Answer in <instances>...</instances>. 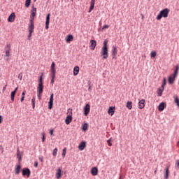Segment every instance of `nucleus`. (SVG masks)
I'll list each match as a JSON object with an SVG mask.
<instances>
[{
  "instance_id": "1",
  "label": "nucleus",
  "mask_w": 179,
  "mask_h": 179,
  "mask_svg": "<svg viewBox=\"0 0 179 179\" xmlns=\"http://www.w3.org/2000/svg\"><path fill=\"white\" fill-rule=\"evenodd\" d=\"M107 44L108 41H104L101 50V55H102L103 59H107L108 58V48H107Z\"/></svg>"
},
{
  "instance_id": "2",
  "label": "nucleus",
  "mask_w": 179,
  "mask_h": 179,
  "mask_svg": "<svg viewBox=\"0 0 179 179\" xmlns=\"http://www.w3.org/2000/svg\"><path fill=\"white\" fill-rule=\"evenodd\" d=\"M178 71H179V66L176 65L174 73L169 77V83L170 85H173L174 83V82L176 80V78H177V76H178Z\"/></svg>"
},
{
  "instance_id": "3",
  "label": "nucleus",
  "mask_w": 179,
  "mask_h": 179,
  "mask_svg": "<svg viewBox=\"0 0 179 179\" xmlns=\"http://www.w3.org/2000/svg\"><path fill=\"white\" fill-rule=\"evenodd\" d=\"M169 13H170V9L165 8L159 12L157 16V20H160L162 17H169Z\"/></svg>"
},
{
  "instance_id": "4",
  "label": "nucleus",
  "mask_w": 179,
  "mask_h": 179,
  "mask_svg": "<svg viewBox=\"0 0 179 179\" xmlns=\"http://www.w3.org/2000/svg\"><path fill=\"white\" fill-rule=\"evenodd\" d=\"M68 113H70V114L67 115L65 120L66 125H69L72 122V109L69 108Z\"/></svg>"
},
{
  "instance_id": "5",
  "label": "nucleus",
  "mask_w": 179,
  "mask_h": 179,
  "mask_svg": "<svg viewBox=\"0 0 179 179\" xmlns=\"http://www.w3.org/2000/svg\"><path fill=\"white\" fill-rule=\"evenodd\" d=\"M22 176H27V178H29V177H30V175L31 174V171H30V169H29L28 168H24L22 171Z\"/></svg>"
},
{
  "instance_id": "6",
  "label": "nucleus",
  "mask_w": 179,
  "mask_h": 179,
  "mask_svg": "<svg viewBox=\"0 0 179 179\" xmlns=\"http://www.w3.org/2000/svg\"><path fill=\"white\" fill-rule=\"evenodd\" d=\"M36 13H37V8L36 7L33 6L32 10H31V15H30V20H29L34 21Z\"/></svg>"
},
{
  "instance_id": "7",
  "label": "nucleus",
  "mask_w": 179,
  "mask_h": 179,
  "mask_svg": "<svg viewBox=\"0 0 179 179\" xmlns=\"http://www.w3.org/2000/svg\"><path fill=\"white\" fill-rule=\"evenodd\" d=\"M52 106H54V94H51L50 97V101L48 102L49 110H51L52 108Z\"/></svg>"
},
{
  "instance_id": "8",
  "label": "nucleus",
  "mask_w": 179,
  "mask_h": 179,
  "mask_svg": "<svg viewBox=\"0 0 179 179\" xmlns=\"http://www.w3.org/2000/svg\"><path fill=\"white\" fill-rule=\"evenodd\" d=\"M84 115H85L87 117V115H89V113H90V104L87 103L85 106H84Z\"/></svg>"
},
{
  "instance_id": "9",
  "label": "nucleus",
  "mask_w": 179,
  "mask_h": 179,
  "mask_svg": "<svg viewBox=\"0 0 179 179\" xmlns=\"http://www.w3.org/2000/svg\"><path fill=\"white\" fill-rule=\"evenodd\" d=\"M43 89H44V85H43V84H38L37 87V94L38 99H40V96L41 93H43Z\"/></svg>"
},
{
  "instance_id": "10",
  "label": "nucleus",
  "mask_w": 179,
  "mask_h": 179,
  "mask_svg": "<svg viewBox=\"0 0 179 179\" xmlns=\"http://www.w3.org/2000/svg\"><path fill=\"white\" fill-rule=\"evenodd\" d=\"M28 31L29 32H32V33H34V22L32 20H29Z\"/></svg>"
},
{
  "instance_id": "11",
  "label": "nucleus",
  "mask_w": 179,
  "mask_h": 179,
  "mask_svg": "<svg viewBox=\"0 0 179 179\" xmlns=\"http://www.w3.org/2000/svg\"><path fill=\"white\" fill-rule=\"evenodd\" d=\"M62 169L58 168L55 174V177L57 179L61 178V177L62 176Z\"/></svg>"
},
{
  "instance_id": "12",
  "label": "nucleus",
  "mask_w": 179,
  "mask_h": 179,
  "mask_svg": "<svg viewBox=\"0 0 179 179\" xmlns=\"http://www.w3.org/2000/svg\"><path fill=\"white\" fill-rule=\"evenodd\" d=\"M6 57H10V44H8L6 46Z\"/></svg>"
},
{
  "instance_id": "13",
  "label": "nucleus",
  "mask_w": 179,
  "mask_h": 179,
  "mask_svg": "<svg viewBox=\"0 0 179 179\" xmlns=\"http://www.w3.org/2000/svg\"><path fill=\"white\" fill-rule=\"evenodd\" d=\"M15 17H16L15 13H12L8 18V22L13 23V22H15Z\"/></svg>"
},
{
  "instance_id": "14",
  "label": "nucleus",
  "mask_w": 179,
  "mask_h": 179,
  "mask_svg": "<svg viewBox=\"0 0 179 179\" xmlns=\"http://www.w3.org/2000/svg\"><path fill=\"white\" fill-rule=\"evenodd\" d=\"M50 14L48 13L46 16V21H45V29L46 30H48V29L50 28Z\"/></svg>"
},
{
  "instance_id": "15",
  "label": "nucleus",
  "mask_w": 179,
  "mask_h": 179,
  "mask_svg": "<svg viewBox=\"0 0 179 179\" xmlns=\"http://www.w3.org/2000/svg\"><path fill=\"white\" fill-rule=\"evenodd\" d=\"M138 108H140V110L145 108V99H141V101H139Z\"/></svg>"
},
{
  "instance_id": "16",
  "label": "nucleus",
  "mask_w": 179,
  "mask_h": 179,
  "mask_svg": "<svg viewBox=\"0 0 179 179\" xmlns=\"http://www.w3.org/2000/svg\"><path fill=\"white\" fill-rule=\"evenodd\" d=\"M117 52H118V50L117 49V47L113 46V50H112L113 58H115V57H117Z\"/></svg>"
},
{
  "instance_id": "17",
  "label": "nucleus",
  "mask_w": 179,
  "mask_h": 179,
  "mask_svg": "<svg viewBox=\"0 0 179 179\" xmlns=\"http://www.w3.org/2000/svg\"><path fill=\"white\" fill-rule=\"evenodd\" d=\"M94 3H96V0H91L90 2V10H89V13H90V12H92V10H93V9H94Z\"/></svg>"
},
{
  "instance_id": "18",
  "label": "nucleus",
  "mask_w": 179,
  "mask_h": 179,
  "mask_svg": "<svg viewBox=\"0 0 179 179\" xmlns=\"http://www.w3.org/2000/svg\"><path fill=\"white\" fill-rule=\"evenodd\" d=\"M90 44L91 49L94 50V48H96V45H97V42L94 40H91Z\"/></svg>"
},
{
  "instance_id": "19",
  "label": "nucleus",
  "mask_w": 179,
  "mask_h": 179,
  "mask_svg": "<svg viewBox=\"0 0 179 179\" xmlns=\"http://www.w3.org/2000/svg\"><path fill=\"white\" fill-rule=\"evenodd\" d=\"M51 73H57V70L55 69V62H52L50 66Z\"/></svg>"
},
{
  "instance_id": "20",
  "label": "nucleus",
  "mask_w": 179,
  "mask_h": 179,
  "mask_svg": "<svg viewBox=\"0 0 179 179\" xmlns=\"http://www.w3.org/2000/svg\"><path fill=\"white\" fill-rule=\"evenodd\" d=\"M169 166H166L164 169V178L165 179H169V174L170 173V171L169 170Z\"/></svg>"
},
{
  "instance_id": "21",
  "label": "nucleus",
  "mask_w": 179,
  "mask_h": 179,
  "mask_svg": "<svg viewBox=\"0 0 179 179\" xmlns=\"http://www.w3.org/2000/svg\"><path fill=\"white\" fill-rule=\"evenodd\" d=\"M115 110V108L113 106H110L108 110V114H109V115H114Z\"/></svg>"
},
{
  "instance_id": "22",
  "label": "nucleus",
  "mask_w": 179,
  "mask_h": 179,
  "mask_svg": "<svg viewBox=\"0 0 179 179\" xmlns=\"http://www.w3.org/2000/svg\"><path fill=\"white\" fill-rule=\"evenodd\" d=\"M21 169H22V166L16 165L15 169V174H17V175L20 174Z\"/></svg>"
},
{
  "instance_id": "23",
  "label": "nucleus",
  "mask_w": 179,
  "mask_h": 179,
  "mask_svg": "<svg viewBox=\"0 0 179 179\" xmlns=\"http://www.w3.org/2000/svg\"><path fill=\"white\" fill-rule=\"evenodd\" d=\"M86 148V143L81 142L78 145L79 150H83Z\"/></svg>"
},
{
  "instance_id": "24",
  "label": "nucleus",
  "mask_w": 179,
  "mask_h": 179,
  "mask_svg": "<svg viewBox=\"0 0 179 179\" xmlns=\"http://www.w3.org/2000/svg\"><path fill=\"white\" fill-rule=\"evenodd\" d=\"M99 173V169H97V168L94 167L91 169V174H92L93 176H97Z\"/></svg>"
},
{
  "instance_id": "25",
  "label": "nucleus",
  "mask_w": 179,
  "mask_h": 179,
  "mask_svg": "<svg viewBox=\"0 0 179 179\" xmlns=\"http://www.w3.org/2000/svg\"><path fill=\"white\" fill-rule=\"evenodd\" d=\"M73 36L72 35H68L66 36L65 38V41L67 42V43H69L71 41H73Z\"/></svg>"
},
{
  "instance_id": "26",
  "label": "nucleus",
  "mask_w": 179,
  "mask_h": 179,
  "mask_svg": "<svg viewBox=\"0 0 179 179\" xmlns=\"http://www.w3.org/2000/svg\"><path fill=\"white\" fill-rule=\"evenodd\" d=\"M164 107H165V104L164 102H162L161 103H159V105L158 106L159 111H163V110H164Z\"/></svg>"
},
{
  "instance_id": "27",
  "label": "nucleus",
  "mask_w": 179,
  "mask_h": 179,
  "mask_svg": "<svg viewBox=\"0 0 179 179\" xmlns=\"http://www.w3.org/2000/svg\"><path fill=\"white\" fill-rule=\"evenodd\" d=\"M79 73V66H75L73 69V75L74 76H76Z\"/></svg>"
},
{
  "instance_id": "28",
  "label": "nucleus",
  "mask_w": 179,
  "mask_h": 179,
  "mask_svg": "<svg viewBox=\"0 0 179 179\" xmlns=\"http://www.w3.org/2000/svg\"><path fill=\"white\" fill-rule=\"evenodd\" d=\"M127 108L129 110H132V101H127L126 105Z\"/></svg>"
},
{
  "instance_id": "29",
  "label": "nucleus",
  "mask_w": 179,
  "mask_h": 179,
  "mask_svg": "<svg viewBox=\"0 0 179 179\" xmlns=\"http://www.w3.org/2000/svg\"><path fill=\"white\" fill-rule=\"evenodd\" d=\"M50 76H51V85H54V82H55V73H51L50 74Z\"/></svg>"
},
{
  "instance_id": "30",
  "label": "nucleus",
  "mask_w": 179,
  "mask_h": 179,
  "mask_svg": "<svg viewBox=\"0 0 179 179\" xmlns=\"http://www.w3.org/2000/svg\"><path fill=\"white\" fill-rule=\"evenodd\" d=\"M88 128H89V124L87 123H85L82 125L83 131H87Z\"/></svg>"
},
{
  "instance_id": "31",
  "label": "nucleus",
  "mask_w": 179,
  "mask_h": 179,
  "mask_svg": "<svg viewBox=\"0 0 179 179\" xmlns=\"http://www.w3.org/2000/svg\"><path fill=\"white\" fill-rule=\"evenodd\" d=\"M16 94V92H12L11 94H10V99H11V101H15V96Z\"/></svg>"
},
{
  "instance_id": "32",
  "label": "nucleus",
  "mask_w": 179,
  "mask_h": 179,
  "mask_svg": "<svg viewBox=\"0 0 179 179\" xmlns=\"http://www.w3.org/2000/svg\"><path fill=\"white\" fill-rule=\"evenodd\" d=\"M24 96H26V91H23V92L22 93V97L20 99L21 103H23V101H24Z\"/></svg>"
},
{
  "instance_id": "33",
  "label": "nucleus",
  "mask_w": 179,
  "mask_h": 179,
  "mask_svg": "<svg viewBox=\"0 0 179 179\" xmlns=\"http://www.w3.org/2000/svg\"><path fill=\"white\" fill-rule=\"evenodd\" d=\"M174 102L177 104L178 107H179V99L178 96H174Z\"/></svg>"
},
{
  "instance_id": "34",
  "label": "nucleus",
  "mask_w": 179,
  "mask_h": 179,
  "mask_svg": "<svg viewBox=\"0 0 179 179\" xmlns=\"http://www.w3.org/2000/svg\"><path fill=\"white\" fill-rule=\"evenodd\" d=\"M30 3H31V0H26L25 8H29V6H30Z\"/></svg>"
},
{
  "instance_id": "35",
  "label": "nucleus",
  "mask_w": 179,
  "mask_h": 179,
  "mask_svg": "<svg viewBox=\"0 0 179 179\" xmlns=\"http://www.w3.org/2000/svg\"><path fill=\"white\" fill-rule=\"evenodd\" d=\"M32 108H34L36 107V97H33L31 99Z\"/></svg>"
},
{
  "instance_id": "36",
  "label": "nucleus",
  "mask_w": 179,
  "mask_h": 179,
  "mask_svg": "<svg viewBox=\"0 0 179 179\" xmlns=\"http://www.w3.org/2000/svg\"><path fill=\"white\" fill-rule=\"evenodd\" d=\"M150 55H151V58H156V55H157L156 51H152L150 53Z\"/></svg>"
},
{
  "instance_id": "37",
  "label": "nucleus",
  "mask_w": 179,
  "mask_h": 179,
  "mask_svg": "<svg viewBox=\"0 0 179 179\" xmlns=\"http://www.w3.org/2000/svg\"><path fill=\"white\" fill-rule=\"evenodd\" d=\"M66 155V148H64L62 150V156L63 157H65Z\"/></svg>"
},
{
  "instance_id": "38",
  "label": "nucleus",
  "mask_w": 179,
  "mask_h": 179,
  "mask_svg": "<svg viewBox=\"0 0 179 179\" xmlns=\"http://www.w3.org/2000/svg\"><path fill=\"white\" fill-rule=\"evenodd\" d=\"M17 159H19V161L22 160V154H20V152L17 150Z\"/></svg>"
},
{
  "instance_id": "39",
  "label": "nucleus",
  "mask_w": 179,
  "mask_h": 179,
  "mask_svg": "<svg viewBox=\"0 0 179 179\" xmlns=\"http://www.w3.org/2000/svg\"><path fill=\"white\" fill-rule=\"evenodd\" d=\"M57 152H58V148H55L52 152V155L55 157L57 156Z\"/></svg>"
},
{
  "instance_id": "40",
  "label": "nucleus",
  "mask_w": 179,
  "mask_h": 179,
  "mask_svg": "<svg viewBox=\"0 0 179 179\" xmlns=\"http://www.w3.org/2000/svg\"><path fill=\"white\" fill-rule=\"evenodd\" d=\"M112 142H113V139L111 138L107 141L108 146H113V143H111Z\"/></svg>"
},
{
  "instance_id": "41",
  "label": "nucleus",
  "mask_w": 179,
  "mask_h": 179,
  "mask_svg": "<svg viewBox=\"0 0 179 179\" xmlns=\"http://www.w3.org/2000/svg\"><path fill=\"white\" fill-rule=\"evenodd\" d=\"M38 85H43V76L39 78Z\"/></svg>"
},
{
  "instance_id": "42",
  "label": "nucleus",
  "mask_w": 179,
  "mask_h": 179,
  "mask_svg": "<svg viewBox=\"0 0 179 179\" xmlns=\"http://www.w3.org/2000/svg\"><path fill=\"white\" fill-rule=\"evenodd\" d=\"M176 168L179 169V159L176 161Z\"/></svg>"
},
{
  "instance_id": "43",
  "label": "nucleus",
  "mask_w": 179,
  "mask_h": 179,
  "mask_svg": "<svg viewBox=\"0 0 179 179\" xmlns=\"http://www.w3.org/2000/svg\"><path fill=\"white\" fill-rule=\"evenodd\" d=\"M41 136H43V137H42V142H45V134H44V133H42V134H41Z\"/></svg>"
},
{
  "instance_id": "44",
  "label": "nucleus",
  "mask_w": 179,
  "mask_h": 179,
  "mask_svg": "<svg viewBox=\"0 0 179 179\" xmlns=\"http://www.w3.org/2000/svg\"><path fill=\"white\" fill-rule=\"evenodd\" d=\"M163 92V91H162L161 89H159L158 91H157V93H158V96H162V93Z\"/></svg>"
},
{
  "instance_id": "45",
  "label": "nucleus",
  "mask_w": 179,
  "mask_h": 179,
  "mask_svg": "<svg viewBox=\"0 0 179 179\" xmlns=\"http://www.w3.org/2000/svg\"><path fill=\"white\" fill-rule=\"evenodd\" d=\"M108 27H110V26H108V25H103V30H104V29H108Z\"/></svg>"
},
{
  "instance_id": "46",
  "label": "nucleus",
  "mask_w": 179,
  "mask_h": 179,
  "mask_svg": "<svg viewBox=\"0 0 179 179\" xmlns=\"http://www.w3.org/2000/svg\"><path fill=\"white\" fill-rule=\"evenodd\" d=\"M29 35H28V39L30 40V38L31 37V34H33V32H29Z\"/></svg>"
},
{
  "instance_id": "47",
  "label": "nucleus",
  "mask_w": 179,
  "mask_h": 179,
  "mask_svg": "<svg viewBox=\"0 0 179 179\" xmlns=\"http://www.w3.org/2000/svg\"><path fill=\"white\" fill-rule=\"evenodd\" d=\"M38 162H35L34 163V167H38Z\"/></svg>"
},
{
  "instance_id": "48",
  "label": "nucleus",
  "mask_w": 179,
  "mask_h": 179,
  "mask_svg": "<svg viewBox=\"0 0 179 179\" xmlns=\"http://www.w3.org/2000/svg\"><path fill=\"white\" fill-rule=\"evenodd\" d=\"M166 85V79L164 80V83L162 84V87H164Z\"/></svg>"
},
{
  "instance_id": "49",
  "label": "nucleus",
  "mask_w": 179,
  "mask_h": 179,
  "mask_svg": "<svg viewBox=\"0 0 179 179\" xmlns=\"http://www.w3.org/2000/svg\"><path fill=\"white\" fill-rule=\"evenodd\" d=\"M49 134L52 135L54 134V130H50Z\"/></svg>"
},
{
  "instance_id": "50",
  "label": "nucleus",
  "mask_w": 179,
  "mask_h": 179,
  "mask_svg": "<svg viewBox=\"0 0 179 179\" xmlns=\"http://www.w3.org/2000/svg\"><path fill=\"white\" fill-rule=\"evenodd\" d=\"M6 86H7V85H6V86H4V87H3V90H2L3 92H5V90H6Z\"/></svg>"
},
{
  "instance_id": "51",
  "label": "nucleus",
  "mask_w": 179,
  "mask_h": 179,
  "mask_svg": "<svg viewBox=\"0 0 179 179\" xmlns=\"http://www.w3.org/2000/svg\"><path fill=\"white\" fill-rule=\"evenodd\" d=\"M17 89H19V87H17L15 89V90L13 91V92H15V93H16V92H17Z\"/></svg>"
},
{
  "instance_id": "52",
  "label": "nucleus",
  "mask_w": 179,
  "mask_h": 179,
  "mask_svg": "<svg viewBox=\"0 0 179 179\" xmlns=\"http://www.w3.org/2000/svg\"><path fill=\"white\" fill-rule=\"evenodd\" d=\"M2 123V116L0 115V124Z\"/></svg>"
},
{
  "instance_id": "53",
  "label": "nucleus",
  "mask_w": 179,
  "mask_h": 179,
  "mask_svg": "<svg viewBox=\"0 0 179 179\" xmlns=\"http://www.w3.org/2000/svg\"><path fill=\"white\" fill-rule=\"evenodd\" d=\"M39 160H41V162H43V157H40Z\"/></svg>"
},
{
  "instance_id": "54",
  "label": "nucleus",
  "mask_w": 179,
  "mask_h": 179,
  "mask_svg": "<svg viewBox=\"0 0 179 179\" xmlns=\"http://www.w3.org/2000/svg\"><path fill=\"white\" fill-rule=\"evenodd\" d=\"M119 179H123L122 176H120Z\"/></svg>"
},
{
  "instance_id": "55",
  "label": "nucleus",
  "mask_w": 179,
  "mask_h": 179,
  "mask_svg": "<svg viewBox=\"0 0 179 179\" xmlns=\"http://www.w3.org/2000/svg\"><path fill=\"white\" fill-rule=\"evenodd\" d=\"M178 143H179V141H178Z\"/></svg>"
}]
</instances>
